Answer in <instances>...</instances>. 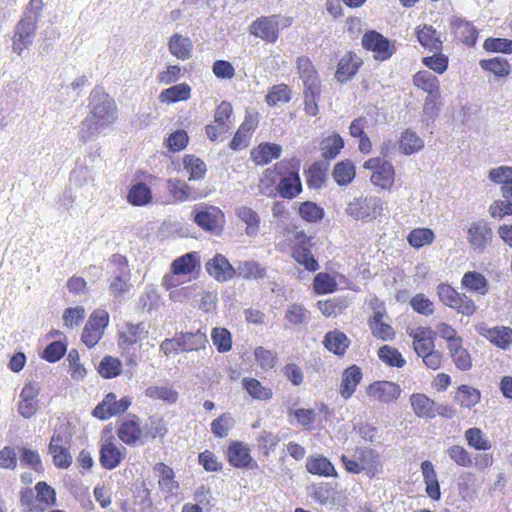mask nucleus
<instances>
[{"label": "nucleus", "instance_id": "nucleus-1", "mask_svg": "<svg viewBox=\"0 0 512 512\" xmlns=\"http://www.w3.org/2000/svg\"><path fill=\"white\" fill-rule=\"evenodd\" d=\"M88 107L89 113L81 122L78 130L79 140L83 143L94 140L118 118L114 99L101 88L92 90Z\"/></svg>", "mask_w": 512, "mask_h": 512}, {"label": "nucleus", "instance_id": "nucleus-2", "mask_svg": "<svg viewBox=\"0 0 512 512\" xmlns=\"http://www.w3.org/2000/svg\"><path fill=\"white\" fill-rule=\"evenodd\" d=\"M193 221L202 230L220 235L225 224L224 212L217 206L199 204L193 208Z\"/></svg>", "mask_w": 512, "mask_h": 512}, {"label": "nucleus", "instance_id": "nucleus-3", "mask_svg": "<svg viewBox=\"0 0 512 512\" xmlns=\"http://www.w3.org/2000/svg\"><path fill=\"white\" fill-rule=\"evenodd\" d=\"M110 262L116 266V270L109 281V293L114 301L121 303L131 288L130 270L127 259L120 254L112 255Z\"/></svg>", "mask_w": 512, "mask_h": 512}, {"label": "nucleus", "instance_id": "nucleus-4", "mask_svg": "<svg viewBox=\"0 0 512 512\" xmlns=\"http://www.w3.org/2000/svg\"><path fill=\"white\" fill-rule=\"evenodd\" d=\"M383 206L377 196L358 197L347 204L345 212L355 220L375 219L381 215Z\"/></svg>", "mask_w": 512, "mask_h": 512}, {"label": "nucleus", "instance_id": "nucleus-5", "mask_svg": "<svg viewBox=\"0 0 512 512\" xmlns=\"http://www.w3.org/2000/svg\"><path fill=\"white\" fill-rule=\"evenodd\" d=\"M437 294L440 301L465 316H471L476 311L474 301L465 294L458 293L448 284L441 283L437 286Z\"/></svg>", "mask_w": 512, "mask_h": 512}, {"label": "nucleus", "instance_id": "nucleus-6", "mask_svg": "<svg viewBox=\"0 0 512 512\" xmlns=\"http://www.w3.org/2000/svg\"><path fill=\"white\" fill-rule=\"evenodd\" d=\"M364 168L372 170L370 181L374 186L390 190L395 182V169L390 161L383 158H370L364 163Z\"/></svg>", "mask_w": 512, "mask_h": 512}, {"label": "nucleus", "instance_id": "nucleus-7", "mask_svg": "<svg viewBox=\"0 0 512 512\" xmlns=\"http://www.w3.org/2000/svg\"><path fill=\"white\" fill-rule=\"evenodd\" d=\"M109 323V314L106 310H95L87 320L83 332L82 342L88 347H94L102 338Z\"/></svg>", "mask_w": 512, "mask_h": 512}, {"label": "nucleus", "instance_id": "nucleus-8", "mask_svg": "<svg viewBox=\"0 0 512 512\" xmlns=\"http://www.w3.org/2000/svg\"><path fill=\"white\" fill-rule=\"evenodd\" d=\"M362 46L366 50L373 52V57L377 61L388 60L395 53L394 42L375 30L364 33Z\"/></svg>", "mask_w": 512, "mask_h": 512}, {"label": "nucleus", "instance_id": "nucleus-9", "mask_svg": "<svg viewBox=\"0 0 512 512\" xmlns=\"http://www.w3.org/2000/svg\"><path fill=\"white\" fill-rule=\"evenodd\" d=\"M492 239L493 232L487 221H474L468 226L467 242L477 253L484 252L491 244Z\"/></svg>", "mask_w": 512, "mask_h": 512}, {"label": "nucleus", "instance_id": "nucleus-10", "mask_svg": "<svg viewBox=\"0 0 512 512\" xmlns=\"http://www.w3.org/2000/svg\"><path fill=\"white\" fill-rule=\"evenodd\" d=\"M475 331L500 349H507L512 344V329L506 326L489 327L485 322L474 325Z\"/></svg>", "mask_w": 512, "mask_h": 512}, {"label": "nucleus", "instance_id": "nucleus-11", "mask_svg": "<svg viewBox=\"0 0 512 512\" xmlns=\"http://www.w3.org/2000/svg\"><path fill=\"white\" fill-rule=\"evenodd\" d=\"M131 405V399L123 397L117 400L114 393H108L104 399L94 408L93 416L101 420L109 419L112 416L125 412Z\"/></svg>", "mask_w": 512, "mask_h": 512}, {"label": "nucleus", "instance_id": "nucleus-12", "mask_svg": "<svg viewBox=\"0 0 512 512\" xmlns=\"http://www.w3.org/2000/svg\"><path fill=\"white\" fill-rule=\"evenodd\" d=\"M401 393L399 385L391 381H375L367 387V395L372 401L389 404L396 401Z\"/></svg>", "mask_w": 512, "mask_h": 512}, {"label": "nucleus", "instance_id": "nucleus-13", "mask_svg": "<svg viewBox=\"0 0 512 512\" xmlns=\"http://www.w3.org/2000/svg\"><path fill=\"white\" fill-rule=\"evenodd\" d=\"M37 25L33 22L21 19L15 27L12 37V50L17 55H22L23 51L32 45L36 36Z\"/></svg>", "mask_w": 512, "mask_h": 512}, {"label": "nucleus", "instance_id": "nucleus-14", "mask_svg": "<svg viewBox=\"0 0 512 512\" xmlns=\"http://www.w3.org/2000/svg\"><path fill=\"white\" fill-rule=\"evenodd\" d=\"M354 457L358 459L361 472L372 478L382 472L383 465L378 453L369 448H357Z\"/></svg>", "mask_w": 512, "mask_h": 512}, {"label": "nucleus", "instance_id": "nucleus-15", "mask_svg": "<svg viewBox=\"0 0 512 512\" xmlns=\"http://www.w3.org/2000/svg\"><path fill=\"white\" fill-rule=\"evenodd\" d=\"M206 270L210 276L221 282L228 281L236 275V268L222 254H216L210 259L206 263Z\"/></svg>", "mask_w": 512, "mask_h": 512}, {"label": "nucleus", "instance_id": "nucleus-16", "mask_svg": "<svg viewBox=\"0 0 512 512\" xmlns=\"http://www.w3.org/2000/svg\"><path fill=\"white\" fill-rule=\"evenodd\" d=\"M64 438L59 433H54L49 443V453L53 457L54 465L61 469H67L72 463V456L64 447Z\"/></svg>", "mask_w": 512, "mask_h": 512}, {"label": "nucleus", "instance_id": "nucleus-17", "mask_svg": "<svg viewBox=\"0 0 512 512\" xmlns=\"http://www.w3.org/2000/svg\"><path fill=\"white\" fill-rule=\"evenodd\" d=\"M302 191V183L297 167H292L288 175L283 176L277 185V192L281 197L293 199Z\"/></svg>", "mask_w": 512, "mask_h": 512}, {"label": "nucleus", "instance_id": "nucleus-18", "mask_svg": "<svg viewBox=\"0 0 512 512\" xmlns=\"http://www.w3.org/2000/svg\"><path fill=\"white\" fill-rule=\"evenodd\" d=\"M227 458L229 463L236 468H250L256 466L252 462L250 450L247 445L242 442H232L227 450Z\"/></svg>", "mask_w": 512, "mask_h": 512}, {"label": "nucleus", "instance_id": "nucleus-19", "mask_svg": "<svg viewBox=\"0 0 512 512\" xmlns=\"http://www.w3.org/2000/svg\"><path fill=\"white\" fill-rule=\"evenodd\" d=\"M125 453V448H120L113 442H106L100 449V463L105 469L112 470L121 463Z\"/></svg>", "mask_w": 512, "mask_h": 512}, {"label": "nucleus", "instance_id": "nucleus-20", "mask_svg": "<svg viewBox=\"0 0 512 512\" xmlns=\"http://www.w3.org/2000/svg\"><path fill=\"white\" fill-rule=\"evenodd\" d=\"M362 376L361 369L356 365H352L344 370L339 389L342 398L347 400L353 395Z\"/></svg>", "mask_w": 512, "mask_h": 512}, {"label": "nucleus", "instance_id": "nucleus-21", "mask_svg": "<svg viewBox=\"0 0 512 512\" xmlns=\"http://www.w3.org/2000/svg\"><path fill=\"white\" fill-rule=\"evenodd\" d=\"M251 33L266 41L274 42L278 38V23L272 17H262L253 22Z\"/></svg>", "mask_w": 512, "mask_h": 512}, {"label": "nucleus", "instance_id": "nucleus-22", "mask_svg": "<svg viewBox=\"0 0 512 512\" xmlns=\"http://www.w3.org/2000/svg\"><path fill=\"white\" fill-rule=\"evenodd\" d=\"M416 35L419 43L433 53L442 51V40L440 34L430 25L418 26Z\"/></svg>", "mask_w": 512, "mask_h": 512}, {"label": "nucleus", "instance_id": "nucleus-23", "mask_svg": "<svg viewBox=\"0 0 512 512\" xmlns=\"http://www.w3.org/2000/svg\"><path fill=\"white\" fill-rule=\"evenodd\" d=\"M451 28L464 44L473 46L476 43L478 31L471 22L460 17H453L451 19Z\"/></svg>", "mask_w": 512, "mask_h": 512}, {"label": "nucleus", "instance_id": "nucleus-24", "mask_svg": "<svg viewBox=\"0 0 512 512\" xmlns=\"http://www.w3.org/2000/svg\"><path fill=\"white\" fill-rule=\"evenodd\" d=\"M297 69L303 81L304 90L321 89L317 72L309 58L299 57L297 59Z\"/></svg>", "mask_w": 512, "mask_h": 512}, {"label": "nucleus", "instance_id": "nucleus-25", "mask_svg": "<svg viewBox=\"0 0 512 512\" xmlns=\"http://www.w3.org/2000/svg\"><path fill=\"white\" fill-rule=\"evenodd\" d=\"M168 49L177 59L185 61L192 56L193 44L189 37L175 33L169 38Z\"/></svg>", "mask_w": 512, "mask_h": 512}, {"label": "nucleus", "instance_id": "nucleus-26", "mask_svg": "<svg viewBox=\"0 0 512 512\" xmlns=\"http://www.w3.org/2000/svg\"><path fill=\"white\" fill-rule=\"evenodd\" d=\"M235 215L246 225L245 234L247 236L255 237L258 234L261 219L255 210L246 205H242L235 208Z\"/></svg>", "mask_w": 512, "mask_h": 512}, {"label": "nucleus", "instance_id": "nucleus-27", "mask_svg": "<svg viewBox=\"0 0 512 512\" xmlns=\"http://www.w3.org/2000/svg\"><path fill=\"white\" fill-rule=\"evenodd\" d=\"M410 336L413 338V348L419 357L434 349L433 332L429 328L419 327Z\"/></svg>", "mask_w": 512, "mask_h": 512}, {"label": "nucleus", "instance_id": "nucleus-28", "mask_svg": "<svg viewBox=\"0 0 512 512\" xmlns=\"http://www.w3.org/2000/svg\"><path fill=\"white\" fill-rule=\"evenodd\" d=\"M147 333L148 331L144 323H126L119 332V345L121 347H129L144 339Z\"/></svg>", "mask_w": 512, "mask_h": 512}, {"label": "nucleus", "instance_id": "nucleus-29", "mask_svg": "<svg viewBox=\"0 0 512 512\" xmlns=\"http://www.w3.org/2000/svg\"><path fill=\"white\" fill-rule=\"evenodd\" d=\"M282 147L276 143H262L251 152V158L257 165H266L281 156Z\"/></svg>", "mask_w": 512, "mask_h": 512}, {"label": "nucleus", "instance_id": "nucleus-30", "mask_svg": "<svg viewBox=\"0 0 512 512\" xmlns=\"http://www.w3.org/2000/svg\"><path fill=\"white\" fill-rule=\"evenodd\" d=\"M257 126V119L253 115H246L243 123L240 125L239 129L235 133L231 143L230 148L233 150L241 149L242 147H246L250 138L252 131Z\"/></svg>", "mask_w": 512, "mask_h": 512}, {"label": "nucleus", "instance_id": "nucleus-31", "mask_svg": "<svg viewBox=\"0 0 512 512\" xmlns=\"http://www.w3.org/2000/svg\"><path fill=\"white\" fill-rule=\"evenodd\" d=\"M421 471L427 495L433 500H439L441 497L440 486L432 462L429 460L423 461L421 463Z\"/></svg>", "mask_w": 512, "mask_h": 512}, {"label": "nucleus", "instance_id": "nucleus-32", "mask_svg": "<svg viewBox=\"0 0 512 512\" xmlns=\"http://www.w3.org/2000/svg\"><path fill=\"white\" fill-rule=\"evenodd\" d=\"M288 163L285 161H281L275 166V169H267L264 171L262 177L259 181V192L265 196L271 197L275 195L277 191V186L275 183L277 181L278 174H282V168L286 167Z\"/></svg>", "mask_w": 512, "mask_h": 512}, {"label": "nucleus", "instance_id": "nucleus-33", "mask_svg": "<svg viewBox=\"0 0 512 512\" xmlns=\"http://www.w3.org/2000/svg\"><path fill=\"white\" fill-rule=\"evenodd\" d=\"M323 344L330 352L342 356L346 353L350 345V340L342 331L333 330L325 334Z\"/></svg>", "mask_w": 512, "mask_h": 512}, {"label": "nucleus", "instance_id": "nucleus-34", "mask_svg": "<svg viewBox=\"0 0 512 512\" xmlns=\"http://www.w3.org/2000/svg\"><path fill=\"white\" fill-rule=\"evenodd\" d=\"M208 338L205 331L197 330L195 333H181L178 347L181 351H197L206 347Z\"/></svg>", "mask_w": 512, "mask_h": 512}, {"label": "nucleus", "instance_id": "nucleus-35", "mask_svg": "<svg viewBox=\"0 0 512 512\" xmlns=\"http://www.w3.org/2000/svg\"><path fill=\"white\" fill-rule=\"evenodd\" d=\"M306 469L309 473L322 477H332L337 475L333 464L322 455L308 457L306 461Z\"/></svg>", "mask_w": 512, "mask_h": 512}, {"label": "nucleus", "instance_id": "nucleus-36", "mask_svg": "<svg viewBox=\"0 0 512 512\" xmlns=\"http://www.w3.org/2000/svg\"><path fill=\"white\" fill-rule=\"evenodd\" d=\"M167 188L173 198L179 202L195 200L203 197L202 194L193 193L191 187L185 181L180 179H169L167 181Z\"/></svg>", "mask_w": 512, "mask_h": 512}, {"label": "nucleus", "instance_id": "nucleus-37", "mask_svg": "<svg viewBox=\"0 0 512 512\" xmlns=\"http://www.w3.org/2000/svg\"><path fill=\"white\" fill-rule=\"evenodd\" d=\"M412 409L417 417L433 419L435 418V402L424 394H413L410 397Z\"/></svg>", "mask_w": 512, "mask_h": 512}, {"label": "nucleus", "instance_id": "nucleus-38", "mask_svg": "<svg viewBox=\"0 0 512 512\" xmlns=\"http://www.w3.org/2000/svg\"><path fill=\"white\" fill-rule=\"evenodd\" d=\"M384 311L377 310L374 312L373 317L369 320V327L373 334L378 339L390 340L394 337V329L383 321Z\"/></svg>", "mask_w": 512, "mask_h": 512}, {"label": "nucleus", "instance_id": "nucleus-39", "mask_svg": "<svg viewBox=\"0 0 512 512\" xmlns=\"http://www.w3.org/2000/svg\"><path fill=\"white\" fill-rule=\"evenodd\" d=\"M190 96L191 87L186 83H181L164 89L159 95V100L162 103L171 104L186 101Z\"/></svg>", "mask_w": 512, "mask_h": 512}, {"label": "nucleus", "instance_id": "nucleus-40", "mask_svg": "<svg viewBox=\"0 0 512 512\" xmlns=\"http://www.w3.org/2000/svg\"><path fill=\"white\" fill-rule=\"evenodd\" d=\"M155 471L158 474V484L163 492L172 494L178 489V483L175 481V474L172 468L164 463L155 465Z\"/></svg>", "mask_w": 512, "mask_h": 512}, {"label": "nucleus", "instance_id": "nucleus-41", "mask_svg": "<svg viewBox=\"0 0 512 512\" xmlns=\"http://www.w3.org/2000/svg\"><path fill=\"white\" fill-rule=\"evenodd\" d=\"M198 264V254L196 252H190L176 258L171 264V271L175 275H186L193 272Z\"/></svg>", "mask_w": 512, "mask_h": 512}, {"label": "nucleus", "instance_id": "nucleus-42", "mask_svg": "<svg viewBox=\"0 0 512 512\" xmlns=\"http://www.w3.org/2000/svg\"><path fill=\"white\" fill-rule=\"evenodd\" d=\"M461 284L467 290L479 293L481 295H485L488 292V281L479 272H466L462 277Z\"/></svg>", "mask_w": 512, "mask_h": 512}, {"label": "nucleus", "instance_id": "nucleus-43", "mask_svg": "<svg viewBox=\"0 0 512 512\" xmlns=\"http://www.w3.org/2000/svg\"><path fill=\"white\" fill-rule=\"evenodd\" d=\"M360 66V60L356 56L351 54L345 55L338 64L336 71V78L340 82L349 80L353 75L356 74Z\"/></svg>", "mask_w": 512, "mask_h": 512}, {"label": "nucleus", "instance_id": "nucleus-44", "mask_svg": "<svg viewBox=\"0 0 512 512\" xmlns=\"http://www.w3.org/2000/svg\"><path fill=\"white\" fill-rule=\"evenodd\" d=\"M236 273L244 279L258 280L266 276V269L260 263L249 260L239 262Z\"/></svg>", "mask_w": 512, "mask_h": 512}, {"label": "nucleus", "instance_id": "nucleus-45", "mask_svg": "<svg viewBox=\"0 0 512 512\" xmlns=\"http://www.w3.org/2000/svg\"><path fill=\"white\" fill-rule=\"evenodd\" d=\"M413 83L428 94H439V80L427 70L417 72L413 77Z\"/></svg>", "mask_w": 512, "mask_h": 512}, {"label": "nucleus", "instance_id": "nucleus-46", "mask_svg": "<svg viewBox=\"0 0 512 512\" xmlns=\"http://www.w3.org/2000/svg\"><path fill=\"white\" fill-rule=\"evenodd\" d=\"M242 385L255 400L266 401L272 398V390L263 386L257 379L245 377L242 379Z\"/></svg>", "mask_w": 512, "mask_h": 512}, {"label": "nucleus", "instance_id": "nucleus-47", "mask_svg": "<svg viewBox=\"0 0 512 512\" xmlns=\"http://www.w3.org/2000/svg\"><path fill=\"white\" fill-rule=\"evenodd\" d=\"M141 429L136 419L123 421L118 429V437L127 445H132L140 438Z\"/></svg>", "mask_w": 512, "mask_h": 512}, {"label": "nucleus", "instance_id": "nucleus-48", "mask_svg": "<svg viewBox=\"0 0 512 512\" xmlns=\"http://www.w3.org/2000/svg\"><path fill=\"white\" fill-rule=\"evenodd\" d=\"M152 199L150 188L143 182H138L130 188L127 200L134 206H143L148 204Z\"/></svg>", "mask_w": 512, "mask_h": 512}, {"label": "nucleus", "instance_id": "nucleus-49", "mask_svg": "<svg viewBox=\"0 0 512 512\" xmlns=\"http://www.w3.org/2000/svg\"><path fill=\"white\" fill-rule=\"evenodd\" d=\"M184 169L189 174V180L199 181L206 174V164L204 161L194 155H185L183 158Z\"/></svg>", "mask_w": 512, "mask_h": 512}, {"label": "nucleus", "instance_id": "nucleus-50", "mask_svg": "<svg viewBox=\"0 0 512 512\" xmlns=\"http://www.w3.org/2000/svg\"><path fill=\"white\" fill-rule=\"evenodd\" d=\"M292 257L308 271L315 272L319 269V264L313 257L311 250L304 244H298L293 249Z\"/></svg>", "mask_w": 512, "mask_h": 512}, {"label": "nucleus", "instance_id": "nucleus-51", "mask_svg": "<svg viewBox=\"0 0 512 512\" xmlns=\"http://www.w3.org/2000/svg\"><path fill=\"white\" fill-rule=\"evenodd\" d=\"M424 146V141L414 131L407 129L402 133L400 139V149L404 154L410 155L419 150Z\"/></svg>", "mask_w": 512, "mask_h": 512}, {"label": "nucleus", "instance_id": "nucleus-52", "mask_svg": "<svg viewBox=\"0 0 512 512\" xmlns=\"http://www.w3.org/2000/svg\"><path fill=\"white\" fill-rule=\"evenodd\" d=\"M355 177V167L349 160L337 163L333 170V178L340 186L349 184Z\"/></svg>", "mask_w": 512, "mask_h": 512}, {"label": "nucleus", "instance_id": "nucleus-53", "mask_svg": "<svg viewBox=\"0 0 512 512\" xmlns=\"http://www.w3.org/2000/svg\"><path fill=\"white\" fill-rule=\"evenodd\" d=\"M284 318L292 326L305 325L309 322V311L303 305L293 303L287 307Z\"/></svg>", "mask_w": 512, "mask_h": 512}, {"label": "nucleus", "instance_id": "nucleus-54", "mask_svg": "<svg viewBox=\"0 0 512 512\" xmlns=\"http://www.w3.org/2000/svg\"><path fill=\"white\" fill-rule=\"evenodd\" d=\"M145 395L151 399L162 400L168 404H174L178 400V393L169 386H150L145 390Z\"/></svg>", "mask_w": 512, "mask_h": 512}, {"label": "nucleus", "instance_id": "nucleus-55", "mask_svg": "<svg viewBox=\"0 0 512 512\" xmlns=\"http://www.w3.org/2000/svg\"><path fill=\"white\" fill-rule=\"evenodd\" d=\"M455 400L460 406L471 408L480 401V392L473 387L461 385L455 395Z\"/></svg>", "mask_w": 512, "mask_h": 512}, {"label": "nucleus", "instance_id": "nucleus-56", "mask_svg": "<svg viewBox=\"0 0 512 512\" xmlns=\"http://www.w3.org/2000/svg\"><path fill=\"white\" fill-rule=\"evenodd\" d=\"M435 235L431 229L416 228L413 229L407 236L408 243L414 248H421L433 242Z\"/></svg>", "mask_w": 512, "mask_h": 512}, {"label": "nucleus", "instance_id": "nucleus-57", "mask_svg": "<svg viewBox=\"0 0 512 512\" xmlns=\"http://www.w3.org/2000/svg\"><path fill=\"white\" fill-rule=\"evenodd\" d=\"M344 146L342 137L338 134L328 136L321 142L322 155L326 159L335 158Z\"/></svg>", "mask_w": 512, "mask_h": 512}, {"label": "nucleus", "instance_id": "nucleus-58", "mask_svg": "<svg viewBox=\"0 0 512 512\" xmlns=\"http://www.w3.org/2000/svg\"><path fill=\"white\" fill-rule=\"evenodd\" d=\"M378 357L382 362L392 367L401 368L406 364V360L401 353L389 345H384L378 350Z\"/></svg>", "mask_w": 512, "mask_h": 512}, {"label": "nucleus", "instance_id": "nucleus-59", "mask_svg": "<svg viewBox=\"0 0 512 512\" xmlns=\"http://www.w3.org/2000/svg\"><path fill=\"white\" fill-rule=\"evenodd\" d=\"M235 421L230 413H223L211 423V432L215 437H226L233 428Z\"/></svg>", "mask_w": 512, "mask_h": 512}, {"label": "nucleus", "instance_id": "nucleus-60", "mask_svg": "<svg viewBox=\"0 0 512 512\" xmlns=\"http://www.w3.org/2000/svg\"><path fill=\"white\" fill-rule=\"evenodd\" d=\"M211 339L220 353H225L232 348L231 333L226 328L215 327L211 332Z\"/></svg>", "mask_w": 512, "mask_h": 512}, {"label": "nucleus", "instance_id": "nucleus-61", "mask_svg": "<svg viewBox=\"0 0 512 512\" xmlns=\"http://www.w3.org/2000/svg\"><path fill=\"white\" fill-rule=\"evenodd\" d=\"M232 105L227 101H222L214 113V123L220 125L221 129L230 130L232 126Z\"/></svg>", "mask_w": 512, "mask_h": 512}, {"label": "nucleus", "instance_id": "nucleus-62", "mask_svg": "<svg viewBox=\"0 0 512 512\" xmlns=\"http://www.w3.org/2000/svg\"><path fill=\"white\" fill-rule=\"evenodd\" d=\"M456 367L462 371H466L471 368L472 362L469 353L462 347V341L458 345L448 348Z\"/></svg>", "mask_w": 512, "mask_h": 512}, {"label": "nucleus", "instance_id": "nucleus-63", "mask_svg": "<svg viewBox=\"0 0 512 512\" xmlns=\"http://www.w3.org/2000/svg\"><path fill=\"white\" fill-rule=\"evenodd\" d=\"M290 99V89L284 84L273 86L266 95V102L269 106H276L279 103H287Z\"/></svg>", "mask_w": 512, "mask_h": 512}, {"label": "nucleus", "instance_id": "nucleus-64", "mask_svg": "<svg viewBox=\"0 0 512 512\" xmlns=\"http://www.w3.org/2000/svg\"><path fill=\"white\" fill-rule=\"evenodd\" d=\"M480 66L483 70H487L501 77L510 73V64L501 58L481 60Z\"/></svg>", "mask_w": 512, "mask_h": 512}]
</instances>
